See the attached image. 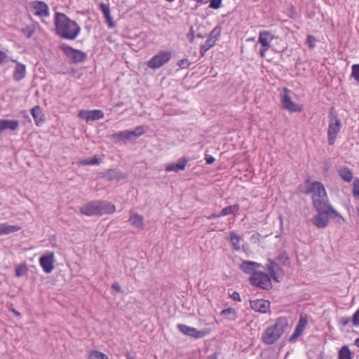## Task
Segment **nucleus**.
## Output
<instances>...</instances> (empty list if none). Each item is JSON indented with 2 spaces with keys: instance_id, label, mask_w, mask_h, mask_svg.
<instances>
[{
  "instance_id": "nucleus-1",
  "label": "nucleus",
  "mask_w": 359,
  "mask_h": 359,
  "mask_svg": "<svg viewBox=\"0 0 359 359\" xmlns=\"http://www.w3.org/2000/svg\"><path fill=\"white\" fill-rule=\"evenodd\" d=\"M54 25L55 33L64 39L74 40L81 32L78 23L63 13H55Z\"/></svg>"
},
{
  "instance_id": "nucleus-2",
  "label": "nucleus",
  "mask_w": 359,
  "mask_h": 359,
  "mask_svg": "<svg viewBox=\"0 0 359 359\" xmlns=\"http://www.w3.org/2000/svg\"><path fill=\"white\" fill-rule=\"evenodd\" d=\"M115 210L116 207L114 204L110 202L100 200L90 201L80 208V212L86 216L112 214Z\"/></svg>"
},
{
  "instance_id": "nucleus-3",
  "label": "nucleus",
  "mask_w": 359,
  "mask_h": 359,
  "mask_svg": "<svg viewBox=\"0 0 359 359\" xmlns=\"http://www.w3.org/2000/svg\"><path fill=\"white\" fill-rule=\"evenodd\" d=\"M305 193L312 194V203L315 209L320 210V207L327 208L330 205L324 185L320 182H313Z\"/></svg>"
},
{
  "instance_id": "nucleus-4",
  "label": "nucleus",
  "mask_w": 359,
  "mask_h": 359,
  "mask_svg": "<svg viewBox=\"0 0 359 359\" xmlns=\"http://www.w3.org/2000/svg\"><path fill=\"white\" fill-rule=\"evenodd\" d=\"M249 282L252 286L262 290H269L272 287L271 278L269 274L262 271H253L249 278Z\"/></svg>"
},
{
  "instance_id": "nucleus-5",
  "label": "nucleus",
  "mask_w": 359,
  "mask_h": 359,
  "mask_svg": "<svg viewBox=\"0 0 359 359\" xmlns=\"http://www.w3.org/2000/svg\"><path fill=\"white\" fill-rule=\"evenodd\" d=\"M59 48L69 60L70 63H81L87 59V54L85 52L75 49L65 43L60 44Z\"/></svg>"
},
{
  "instance_id": "nucleus-6",
  "label": "nucleus",
  "mask_w": 359,
  "mask_h": 359,
  "mask_svg": "<svg viewBox=\"0 0 359 359\" xmlns=\"http://www.w3.org/2000/svg\"><path fill=\"white\" fill-rule=\"evenodd\" d=\"M341 128V121L336 114H331L329 121L327 135L329 145H333Z\"/></svg>"
},
{
  "instance_id": "nucleus-7",
  "label": "nucleus",
  "mask_w": 359,
  "mask_h": 359,
  "mask_svg": "<svg viewBox=\"0 0 359 359\" xmlns=\"http://www.w3.org/2000/svg\"><path fill=\"white\" fill-rule=\"evenodd\" d=\"M172 54L170 51L163 50L153 56L147 62L149 68L156 69L161 67L171 59Z\"/></svg>"
},
{
  "instance_id": "nucleus-8",
  "label": "nucleus",
  "mask_w": 359,
  "mask_h": 359,
  "mask_svg": "<svg viewBox=\"0 0 359 359\" xmlns=\"http://www.w3.org/2000/svg\"><path fill=\"white\" fill-rule=\"evenodd\" d=\"M318 214L313 218V224L318 229H323L327 226L330 214L327 207H320V210L316 209Z\"/></svg>"
},
{
  "instance_id": "nucleus-9",
  "label": "nucleus",
  "mask_w": 359,
  "mask_h": 359,
  "mask_svg": "<svg viewBox=\"0 0 359 359\" xmlns=\"http://www.w3.org/2000/svg\"><path fill=\"white\" fill-rule=\"evenodd\" d=\"M177 328L183 334L196 339H201L208 333L205 330H198L195 327L182 323L177 324Z\"/></svg>"
},
{
  "instance_id": "nucleus-10",
  "label": "nucleus",
  "mask_w": 359,
  "mask_h": 359,
  "mask_svg": "<svg viewBox=\"0 0 359 359\" xmlns=\"http://www.w3.org/2000/svg\"><path fill=\"white\" fill-rule=\"evenodd\" d=\"M55 255L53 252H47L39 258V264L46 273L54 269Z\"/></svg>"
},
{
  "instance_id": "nucleus-11",
  "label": "nucleus",
  "mask_w": 359,
  "mask_h": 359,
  "mask_svg": "<svg viewBox=\"0 0 359 359\" xmlns=\"http://www.w3.org/2000/svg\"><path fill=\"white\" fill-rule=\"evenodd\" d=\"M273 35L269 31H262L259 34V43H261L262 48L260 49V56L265 57L266 52L270 48L269 43L273 39Z\"/></svg>"
},
{
  "instance_id": "nucleus-12",
  "label": "nucleus",
  "mask_w": 359,
  "mask_h": 359,
  "mask_svg": "<svg viewBox=\"0 0 359 359\" xmlns=\"http://www.w3.org/2000/svg\"><path fill=\"white\" fill-rule=\"evenodd\" d=\"M284 95L282 97V104L284 109H287L290 112H300L302 110V107L294 102L289 95L290 90L287 88H284Z\"/></svg>"
},
{
  "instance_id": "nucleus-13",
  "label": "nucleus",
  "mask_w": 359,
  "mask_h": 359,
  "mask_svg": "<svg viewBox=\"0 0 359 359\" xmlns=\"http://www.w3.org/2000/svg\"><path fill=\"white\" fill-rule=\"evenodd\" d=\"M32 7L34 9V15L40 18L49 16V7L46 2L34 1L32 2Z\"/></svg>"
},
{
  "instance_id": "nucleus-14",
  "label": "nucleus",
  "mask_w": 359,
  "mask_h": 359,
  "mask_svg": "<svg viewBox=\"0 0 359 359\" xmlns=\"http://www.w3.org/2000/svg\"><path fill=\"white\" fill-rule=\"evenodd\" d=\"M79 116L86 121H97L104 117V112L100 109L90 111L81 110L79 112Z\"/></svg>"
},
{
  "instance_id": "nucleus-15",
  "label": "nucleus",
  "mask_w": 359,
  "mask_h": 359,
  "mask_svg": "<svg viewBox=\"0 0 359 359\" xmlns=\"http://www.w3.org/2000/svg\"><path fill=\"white\" fill-rule=\"evenodd\" d=\"M11 61L15 63L13 79L15 81H20L26 76V65L15 59H11Z\"/></svg>"
},
{
  "instance_id": "nucleus-16",
  "label": "nucleus",
  "mask_w": 359,
  "mask_h": 359,
  "mask_svg": "<svg viewBox=\"0 0 359 359\" xmlns=\"http://www.w3.org/2000/svg\"><path fill=\"white\" fill-rule=\"evenodd\" d=\"M250 307L256 312L266 313L270 307V302L261 299L251 300L250 302Z\"/></svg>"
},
{
  "instance_id": "nucleus-17",
  "label": "nucleus",
  "mask_w": 359,
  "mask_h": 359,
  "mask_svg": "<svg viewBox=\"0 0 359 359\" xmlns=\"http://www.w3.org/2000/svg\"><path fill=\"white\" fill-rule=\"evenodd\" d=\"M288 326V320L286 317H278L276 320L275 323L269 327L270 328H272L273 330H274L278 335H279L280 337L283 334V333L285 332V330L287 328Z\"/></svg>"
},
{
  "instance_id": "nucleus-18",
  "label": "nucleus",
  "mask_w": 359,
  "mask_h": 359,
  "mask_svg": "<svg viewBox=\"0 0 359 359\" xmlns=\"http://www.w3.org/2000/svg\"><path fill=\"white\" fill-rule=\"evenodd\" d=\"M280 338V337L269 327L265 330L262 335V340L266 345L275 344Z\"/></svg>"
},
{
  "instance_id": "nucleus-19",
  "label": "nucleus",
  "mask_w": 359,
  "mask_h": 359,
  "mask_svg": "<svg viewBox=\"0 0 359 359\" xmlns=\"http://www.w3.org/2000/svg\"><path fill=\"white\" fill-rule=\"evenodd\" d=\"M31 114L34 118V123L37 126L43 125L46 121L45 114L39 105H36L31 109Z\"/></svg>"
},
{
  "instance_id": "nucleus-20",
  "label": "nucleus",
  "mask_w": 359,
  "mask_h": 359,
  "mask_svg": "<svg viewBox=\"0 0 359 359\" xmlns=\"http://www.w3.org/2000/svg\"><path fill=\"white\" fill-rule=\"evenodd\" d=\"M104 177L109 181H121L126 178V175L118 169H109L104 174Z\"/></svg>"
},
{
  "instance_id": "nucleus-21",
  "label": "nucleus",
  "mask_w": 359,
  "mask_h": 359,
  "mask_svg": "<svg viewBox=\"0 0 359 359\" xmlns=\"http://www.w3.org/2000/svg\"><path fill=\"white\" fill-rule=\"evenodd\" d=\"M99 6H100L101 11L102 12V13L104 15L105 22L107 24L108 27L109 28L115 27L116 24L114 22L113 18L111 15L109 5L102 2L100 4Z\"/></svg>"
},
{
  "instance_id": "nucleus-22",
  "label": "nucleus",
  "mask_w": 359,
  "mask_h": 359,
  "mask_svg": "<svg viewBox=\"0 0 359 359\" xmlns=\"http://www.w3.org/2000/svg\"><path fill=\"white\" fill-rule=\"evenodd\" d=\"M189 161L188 157H182L180 159L177 163H170L166 165L165 170L167 172H178L180 170H184L187 166V164Z\"/></svg>"
},
{
  "instance_id": "nucleus-23",
  "label": "nucleus",
  "mask_w": 359,
  "mask_h": 359,
  "mask_svg": "<svg viewBox=\"0 0 359 359\" xmlns=\"http://www.w3.org/2000/svg\"><path fill=\"white\" fill-rule=\"evenodd\" d=\"M110 139L114 143L124 142L127 140H132L130 130H126L111 135Z\"/></svg>"
},
{
  "instance_id": "nucleus-24",
  "label": "nucleus",
  "mask_w": 359,
  "mask_h": 359,
  "mask_svg": "<svg viewBox=\"0 0 359 359\" xmlns=\"http://www.w3.org/2000/svg\"><path fill=\"white\" fill-rule=\"evenodd\" d=\"M0 126L2 129V132L6 130L15 131L18 130L20 123L18 120L13 119H1Z\"/></svg>"
},
{
  "instance_id": "nucleus-25",
  "label": "nucleus",
  "mask_w": 359,
  "mask_h": 359,
  "mask_svg": "<svg viewBox=\"0 0 359 359\" xmlns=\"http://www.w3.org/2000/svg\"><path fill=\"white\" fill-rule=\"evenodd\" d=\"M229 240L232 248L235 251H239L241 250V241L242 238L239 236L235 231H231L229 233Z\"/></svg>"
},
{
  "instance_id": "nucleus-26",
  "label": "nucleus",
  "mask_w": 359,
  "mask_h": 359,
  "mask_svg": "<svg viewBox=\"0 0 359 359\" xmlns=\"http://www.w3.org/2000/svg\"><path fill=\"white\" fill-rule=\"evenodd\" d=\"M340 177L346 182H350L353 180V172L350 168L342 167L337 170Z\"/></svg>"
},
{
  "instance_id": "nucleus-27",
  "label": "nucleus",
  "mask_w": 359,
  "mask_h": 359,
  "mask_svg": "<svg viewBox=\"0 0 359 359\" xmlns=\"http://www.w3.org/2000/svg\"><path fill=\"white\" fill-rule=\"evenodd\" d=\"M220 316L231 321H235L238 318L236 311L232 307L222 310L220 312Z\"/></svg>"
},
{
  "instance_id": "nucleus-28",
  "label": "nucleus",
  "mask_w": 359,
  "mask_h": 359,
  "mask_svg": "<svg viewBox=\"0 0 359 359\" xmlns=\"http://www.w3.org/2000/svg\"><path fill=\"white\" fill-rule=\"evenodd\" d=\"M129 221L136 227L143 228L144 226V217L137 213L130 215Z\"/></svg>"
},
{
  "instance_id": "nucleus-29",
  "label": "nucleus",
  "mask_w": 359,
  "mask_h": 359,
  "mask_svg": "<svg viewBox=\"0 0 359 359\" xmlns=\"http://www.w3.org/2000/svg\"><path fill=\"white\" fill-rule=\"evenodd\" d=\"M20 226L16 225H9L7 224H0V235L9 234L20 230Z\"/></svg>"
},
{
  "instance_id": "nucleus-30",
  "label": "nucleus",
  "mask_w": 359,
  "mask_h": 359,
  "mask_svg": "<svg viewBox=\"0 0 359 359\" xmlns=\"http://www.w3.org/2000/svg\"><path fill=\"white\" fill-rule=\"evenodd\" d=\"M240 206L238 204H234L232 205H229L227 207L224 208L221 212V217L227 216L229 215H235L239 210Z\"/></svg>"
},
{
  "instance_id": "nucleus-31",
  "label": "nucleus",
  "mask_w": 359,
  "mask_h": 359,
  "mask_svg": "<svg viewBox=\"0 0 359 359\" xmlns=\"http://www.w3.org/2000/svg\"><path fill=\"white\" fill-rule=\"evenodd\" d=\"M327 208H328V211L330 214V219H335L336 222L339 224H342L345 222L344 218L331 205Z\"/></svg>"
},
{
  "instance_id": "nucleus-32",
  "label": "nucleus",
  "mask_w": 359,
  "mask_h": 359,
  "mask_svg": "<svg viewBox=\"0 0 359 359\" xmlns=\"http://www.w3.org/2000/svg\"><path fill=\"white\" fill-rule=\"evenodd\" d=\"M215 43L214 40H211L210 39H207V40L205 41L204 44H203L201 46L200 48V54L201 56H204L206 52L210 50L212 47H213L215 45Z\"/></svg>"
},
{
  "instance_id": "nucleus-33",
  "label": "nucleus",
  "mask_w": 359,
  "mask_h": 359,
  "mask_svg": "<svg viewBox=\"0 0 359 359\" xmlns=\"http://www.w3.org/2000/svg\"><path fill=\"white\" fill-rule=\"evenodd\" d=\"M339 359H351V351L347 346H343L339 351Z\"/></svg>"
},
{
  "instance_id": "nucleus-34",
  "label": "nucleus",
  "mask_w": 359,
  "mask_h": 359,
  "mask_svg": "<svg viewBox=\"0 0 359 359\" xmlns=\"http://www.w3.org/2000/svg\"><path fill=\"white\" fill-rule=\"evenodd\" d=\"M221 32L222 27L219 25H217L211 31L208 38L210 39L211 40H214L215 42H216L221 34Z\"/></svg>"
},
{
  "instance_id": "nucleus-35",
  "label": "nucleus",
  "mask_w": 359,
  "mask_h": 359,
  "mask_svg": "<svg viewBox=\"0 0 359 359\" xmlns=\"http://www.w3.org/2000/svg\"><path fill=\"white\" fill-rule=\"evenodd\" d=\"M28 272V268L26 264H21L15 268V276L22 277Z\"/></svg>"
},
{
  "instance_id": "nucleus-36",
  "label": "nucleus",
  "mask_w": 359,
  "mask_h": 359,
  "mask_svg": "<svg viewBox=\"0 0 359 359\" xmlns=\"http://www.w3.org/2000/svg\"><path fill=\"white\" fill-rule=\"evenodd\" d=\"M88 359H109V358L106 354L99 351H92L88 355Z\"/></svg>"
},
{
  "instance_id": "nucleus-37",
  "label": "nucleus",
  "mask_w": 359,
  "mask_h": 359,
  "mask_svg": "<svg viewBox=\"0 0 359 359\" xmlns=\"http://www.w3.org/2000/svg\"><path fill=\"white\" fill-rule=\"evenodd\" d=\"M145 133L144 130V126H137L133 130L130 131V136L132 137V140L136 139L137 137H140V135H143Z\"/></svg>"
},
{
  "instance_id": "nucleus-38",
  "label": "nucleus",
  "mask_w": 359,
  "mask_h": 359,
  "mask_svg": "<svg viewBox=\"0 0 359 359\" xmlns=\"http://www.w3.org/2000/svg\"><path fill=\"white\" fill-rule=\"evenodd\" d=\"M100 162V159L97 157V156H94L91 158H87L82 160L80 163L83 165H97Z\"/></svg>"
},
{
  "instance_id": "nucleus-39",
  "label": "nucleus",
  "mask_w": 359,
  "mask_h": 359,
  "mask_svg": "<svg viewBox=\"0 0 359 359\" xmlns=\"http://www.w3.org/2000/svg\"><path fill=\"white\" fill-rule=\"evenodd\" d=\"M22 32L27 39H30L35 32V28L32 25H27L22 29Z\"/></svg>"
},
{
  "instance_id": "nucleus-40",
  "label": "nucleus",
  "mask_w": 359,
  "mask_h": 359,
  "mask_svg": "<svg viewBox=\"0 0 359 359\" xmlns=\"http://www.w3.org/2000/svg\"><path fill=\"white\" fill-rule=\"evenodd\" d=\"M248 263L249 261H243L242 264L240 266V269L245 273L252 274L254 271L252 268V266L248 264Z\"/></svg>"
},
{
  "instance_id": "nucleus-41",
  "label": "nucleus",
  "mask_w": 359,
  "mask_h": 359,
  "mask_svg": "<svg viewBox=\"0 0 359 359\" xmlns=\"http://www.w3.org/2000/svg\"><path fill=\"white\" fill-rule=\"evenodd\" d=\"M351 70V76H353L355 81L359 82V64L353 65Z\"/></svg>"
},
{
  "instance_id": "nucleus-42",
  "label": "nucleus",
  "mask_w": 359,
  "mask_h": 359,
  "mask_svg": "<svg viewBox=\"0 0 359 359\" xmlns=\"http://www.w3.org/2000/svg\"><path fill=\"white\" fill-rule=\"evenodd\" d=\"M278 267V265L275 261L272 259H269V264L266 265V270L269 272V273L275 272L276 269Z\"/></svg>"
},
{
  "instance_id": "nucleus-43",
  "label": "nucleus",
  "mask_w": 359,
  "mask_h": 359,
  "mask_svg": "<svg viewBox=\"0 0 359 359\" xmlns=\"http://www.w3.org/2000/svg\"><path fill=\"white\" fill-rule=\"evenodd\" d=\"M11 59L7 53L0 50V66H3L6 64Z\"/></svg>"
},
{
  "instance_id": "nucleus-44",
  "label": "nucleus",
  "mask_w": 359,
  "mask_h": 359,
  "mask_svg": "<svg viewBox=\"0 0 359 359\" xmlns=\"http://www.w3.org/2000/svg\"><path fill=\"white\" fill-rule=\"evenodd\" d=\"M353 195L356 199H359V179L353 182Z\"/></svg>"
},
{
  "instance_id": "nucleus-45",
  "label": "nucleus",
  "mask_w": 359,
  "mask_h": 359,
  "mask_svg": "<svg viewBox=\"0 0 359 359\" xmlns=\"http://www.w3.org/2000/svg\"><path fill=\"white\" fill-rule=\"evenodd\" d=\"M316 38L312 35H308L306 41V44L311 49H313L316 46Z\"/></svg>"
},
{
  "instance_id": "nucleus-46",
  "label": "nucleus",
  "mask_w": 359,
  "mask_h": 359,
  "mask_svg": "<svg viewBox=\"0 0 359 359\" xmlns=\"http://www.w3.org/2000/svg\"><path fill=\"white\" fill-rule=\"evenodd\" d=\"M307 324V318L306 316H300V318L299 320V322L297 325V327L302 329L304 330L306 325Z\"/></svg>"
},
{
  "instance_id": "nucleus-47",
  "label": "nucleus",
  "mask_w": 359,
  "mask_h": 359,
  "mask_svg": "<svg viewBox=\"0 0 359 359\" xmlns=\"http://www.w3.org/2000/svg\"><path fill=\"white\" fill-rule=\"evenodd\" d=\"M191 65V62L187 58H183L177 62V65L181 69L188 68Z\"/></svg>"
},
{
  "instance_id": "nucleus-48",
  "label": "nucleus",
  "mask_w": 359,
  "mask_h": 359,
  "mask_svg": "<svg viewBox=\"0 0 359 359\" xmlns=\"http://www.w3.org/2000/svg\"><path fill=\"white\" fill-rule=\"evenodd\" d=\"M351 322L353 326L359 327V307L358 309L353 315L351 318Z\"/></svg>"
},
{
  "instance_id": "nucleus-49",
  "label": "nucleus",
  "mask_w": 359,
  "mask_h": 359,
  "mask_svg": "<svg viewBox=\"0 0 359 359\" xmlns=\"http://www.w3.org/2000/svg\"><path fill=\"white\" fill-rule=\"evenodd\" d=\"M222 0H210L209 8L218 9L221 7Z\"/></svg>"
},
{
  "instance_id": "nucleus-50",
  "label": "nucleus",
  "mask_w": 359,
  "mask_h": 359,
  "mask_svg": "<svg viewBox=\"0 0 359 359\" xmlns=\"http://www.w3.org/2000/svg\"><path fill=\"white\" fill-rule=\"evenodd\" d=\"M222 0H210L209 8L218 9L221 7Z\"/></svg>"
},
{
  "instance_id": "nucleus-51",
  "label": "nucleus",
  "mask_w": 359,
  "mask_h": 359,
  "mask_svg": "<svg viewBox=\"0 0 359 359\" xmlns=\"http://www.w3.org/2000/svg\"><path fill=\"white\" fill-rule=\"evenodd\" d=\"M350 322H351V318L349 317H341L339 319V325H340L342 327L347 326Z\"/></svg>"
},
{
  "instance_id": "nucleus-52",
  "label": "nucleus",
  "mask_w": 359,
  "mask_h": 359,
  "mask_svg": "<svg viewBox=\"0 0 359 359\" xmlns=\"http://www.w3.org/2000/svg\"><path fill=\"white\" fill-rule=\"evenodd\" d=\"M187 38L190 43H193L194 40V31L192 26L190 27L189 32L187 34Z\"/></svg>"
},
{
  "instance_id": "nucleus-53",
  "label": "nucleus",
  "mask_w": 359,
  "mask_h": 359,
  "mask_svg": "<svg viewBox=\"0 0 359 359\" xmlns=\"http://www.w3.org/2000/svg\"><path fill=\"white\" fill-rule=\"evenodd\" d=\"M229 297L234 301L241 302V299L240 297V294L237 292H233L231 294L230 293V290H229Z\"/></svg>"
},
{
  "instance_id": "nucleus-54",
  "label": "nucleus",
  "mask_w": 359,
  "mask_h": 359,
  "mask_svg": "<svg viewBox=\"0 0 359 359\" xmlns=\"http://www.w3.org/2000/svg\"><path fill=\"white\" fill-rule=\"evenodd\" d=\"M277 260L282 262L285 264L288 261V257L285 252H282L277 257Z\"/></svg>"
},
{
  "instance_id": "nucleus-55",
  "label": "nucleus",
  "mask_w": 359,
  "mask_h": 359,
  "mask_svg": "<svg viewBox=\"0 0 359 359\" xmlns=\"http://www.w3.org/2000/svg\"><path fill=\"white\" fill-rule=\"evenodd\" d=\"M261 234L259 233H254L250 237V241L256 243L260 241Z\"/></svg>"
},
{
  "instance_id": "nucleus-56",
  "label": "nucleus",
  "mask_w": 359,
  "mask_h": 359,
  "mask_svg": "<svg viewBox=\"0 0 359 359\" xmlns=\"http://www.w3.org/2000/svg\"><path fill=\"white\" fill-rule=\"evenodd\" d=\"M205 160L206 164L210 165L215 162V158L211 155L206 154L205 156Z\"/></svg>"
},
{
  "instance_id": "nucleus-57",
  "label": "nucleus",
  "mask_w": 359,
  "mask_h": 359,
  "mask_svg": "<svg viewBox=\"0 0 359 359\" xmlns=\"http://www.w3.org/2000/svg\"><path fill=\"white\" fill-rule=\"evenodd\" d=\"M248 264L252 266L253 271H255V268H260L262 266L261 264L252 261H249V263Z\"/></svg>"
},
{
  "instance_id": "nucleus-58",
  "label": "nucleus",
  "mask_w": 359,
  "mask_h": 359,
  "mask_svg": "<svg viewBox=\"0 0 359 359\" xmlns=\"http://www.w3.org/2000/svg\"><path fill=\"white\" fill-rule=\"evenodd\" d=\"M111 287L118 292H122L121 287L118 283H114L111 285Z\"/></svg>"
},
{
  "instance_id": "nucleus-59",
  "label": "nucleus",
  "mask_w": 359,
  "mask_h": 359,
  "mask_svg": "<svg viewBox=\"0 0 359 359\" xmlns=\"http://www.w3.org/2000/svg\"><path fill=\"white\" fill-rule=\"evenodd\" d=\"M299 336L296 334L295 332H293V334L290 336V339H289V341L290 342H295L297 339L299 337Z\"/></svg>"
},
{
  "instance_id": "nucleus-60",
  "label": "nucleus",
  "mask_w": 359,
  "mask_h": 359,
  "mask_svg": "<svg viewBox=\"0 0 359 359\" xmlns=\"http://www.w3.org/2000/svg\"><path fill=\"white\" fill-rule=\"evenodd\" d=\"M221 217V215H220V212H219V214L212 213V214H211L210 215H209V216H208V217H207V219H208V220H210V219H213L219 218V217Z\"/></svg>"
},
{
  "instance_id": "nucleus-61",
  "label": "nucleus",
  "mask_w": 359,
  "mask_h": 359,
  "mask_svg": "<svg viewBox=\"0 0 359 359\" xmlns=\"http://www.w3.org/2000/svg\"><path fill=\"white\" fill-rule=\"evenodd\" d=\"M269 277L271 278H272L273 280L276 281V282H279L278 279V277L276 276V271L273 272V273H269Z\"/></svg>"
},
{
  "instance_id": "nucleus-62",
  "label": "nucleus",
  "mask_w": 359,
  "mask_h": 359,
  "mask_svg": "<svg viewBox=\"0 0 359 359\" xmlns=\"http://www.w3.org/2000/svg\"><path fill=\"white\" fill-rule=\"evenodd\" d=\"M304 332V330L296 326L295 329H294V332L296 334H297L299 336H300Z\"/></svg>"
},
{
  "instance_id": "nucleus-63",
  "label": "nucleus",
  "mask_w": 359,
  "mask_h": 359,
  "mask_svg": "<svg viewBox=\"0 0 359 359\" xmlns=\"http://www.w3.org/2000/svg\"><path fill=\"white\" fill-rule=\"evenodd\" d=\"M207 359H217V354L214 353V354L210 355L207 357Z\"/></svg>"
},
{
  "instance_id": "nucleus-64",
  "label": "nucleus",
  "mask_w": 359,
  "mask_h": 359,
  "mask_svg": "<svg viewBox=\"0 0 359 359\" xmlns=\"http://www.w3.org/2000/svg\"><path fill=\"white\" fill-rule=\"evenodd\" d=\"M126 359H136L134 355H132L130 353L126 355Z\"/></svg>"
}]
</instances>
